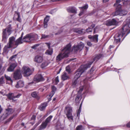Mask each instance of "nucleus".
I'll return each mask as SVG.
<instances>
[{"mask_svg":"<svg viewBox=\"0 0 130 130\" xmlns=\"http://www.w3.org/2000/svg\"><path fill=\"white\" fill-rule=\"evenodd\" d=\"M81 108L80 106H79V108L77 111V118H78V119H79V115L80 114V113L81 111Z\"/></svg>","mask_w":130,"mask_h":130,"instance_id":"f704fd0d","label":"nucleus"},{"mask_svg":"<svg viewBox=\"0 0 130 130\" xmlns=\"http://www.w3.org/2000/svg\"><path fill=\"white\" fill-rule=\"evenodd\" d=\"M16 56H17V55H14L12 56L10 58V59L11 60L13 58L15 57H16Z\"/></svg>","mask_w":130,"mask_h":130,"instance_id":"bf43d9fd","label":"nucleus"},{"mask_svg":"<svg viewBox=\"0 0 130 130\" xmlns=\"http://www.w3.org/2000/svg\"><path fill=\"white\" fill-rule=\"evenodd\" d=\"M55 81L56 84H57L59 82V80L58 79V76H57L55 79Z\"/></svg>","mask_w":130,"mask_h":130,"instance_id":"8fccbe9b","label":"nucleus"},{"mask_svg":"<svg viewBox=\"0 0 130 130\" xmlns=\"http://www.w3.org/2000/svg\"><path fill=\"white\" fill-rule=\"evenodd\" d=\"M47 106V103L45 102L42 104L39 107V109L41 111L44 110Z\"/></svg>","mask_w":130,"mask_h":130,"instance_id":"4be33fe9","label":"nucleus"},{"mask_svg":"<svg viewBox=\"0 0 130 130\" xmlns=\"http://www.w3.org/2000/svg\"><path fill=\"white\" fill-rule=\"evenodd\" d=\"M74 80L72 83V85L74 86H75L77 84V79H76V78L74 79Z\"/></svg>","mask_w":130,"mask_h":130,"instance_id":"79ce46f5","label":"nucleus"},{"mask_svg":"<svg viewBox=\"0 0 130 130\" xmlns=\"http://www.w3.org/2000/svg\"><path fill=\"white\" fill-rule=\"evenodd\" d=\"M5 77L6 80L10 81L11 83L13 81L10 77L8 76L5 75Z\"/></svg>","mask_w":130,"mask_h":130,"instance_id":"58836bf2","label":"nucleus"},{"mask_svg":"<svg viewBox=\"0 0 130 130\" xmlns=\"http://www.w3.org/2000/svg\"><path fill=\"white\" fill-rule=\"evenodd\" d=\"M122 9H118L115 12L112 13V15L113 16H117L118 15H120V13H121Z\"/></svg>","mask_w":130,"mask_h":130,"instance_id":"b1692460","label":"nucleus"},{"mask_svg":"<svg viewBox=\"0 0 130 130\" xmlns=\"http://www.w3.org/2000/svg\"><path fill=\"white\" fill-rule=\"evenodd\" d=\"M67 117V118L69 120H73V116H72V114H70V115H66Z\"/></svg>","mask_w":130,"mask_h":130,"instance_id":"e433bc0d","label":"nucleus"},{"mask_svg":"<svg viewBox=\"0 0 130 130\" xmlns=\"http://www.w3.org/2000/svg\"><path fill=\"white\" fill-rule=\"evenodd\" d=\"M83 29L79 30L78 29L74 28V31L77 33L80 34H82L83 33Z\"/></svg>","mask_w":130,"mask_h":130,"instance_id":"c85d7f7f","label":"nucleus"},{"mask_svg":"<svg viewBox=\"0 0 130 130\" xmlns=\"http://www.w3.org/2000/svg\"><path fill=\"white\" fill-rule=\"evenodd\" d=\"M82 11H81L80 13L79 14V15L80 16L82 15L83 14H84V12L85 11V10H82Z\"/></svg>","mask_w":130,"mask_h":130,"instance_id":"603ef678","label":"nucleus"},{"mask_svg":"<svg viewBox=\"0 0 130 130\" xmlns=\"http://www.w3.org/2000/svg\"><path fill=\"white\" fill-rule=\"evenodd\" d=\"M100 130H108V129L106 128H101Z\"/></svg>","mask_w":130,"mask_h":130,"instance_id":"e2e57ef3","label":"nucleus"},{"mask_svg":"<svg viewBox=\"0 0 130 130\" xmlns=\"http://www.w3.org/2000/svg\"><path fill=\"white\" fill-rule=\"evenodd\" d=\"M88 5L87 4H86L84 6L82 7H79V8L81 9L82 10H86L88 8Z\"/></svg>","mask_w":130,"mask_h":130,"instance_id":"c9c22d12","label":"nucleus"},{"mask_svg":"<svg viewBox=\"0 0 130 130\" xmlns=\"http://www.w3.org/2000/svg\"><path fill=\"white\" fill-rule=\"evenodd\" d=\"M86 44L87 45L89 46L90 47L92 45V44L89 41H87L86 42Z\"/></svg>","mask_w":130,"mask_h":130,"instance_id":"3c124183","label":"nucleus"},{"mask_svg":"<svg viewBox=\"0 0 130 130\" xmlns=\"http://www.w3.org/2000/svg\"><path fill=\"white\" fill-rule=\"evenodd\" d=\"M127 13V12L126 11L122 10L121 13L120 14L121 16H123L126 15Z\"/></svg>","mask_w":130,"mask_h":130,"instance_id":"4c0bfd02","label":"nucleus"},{"mask_svg":"<svg viewBox=\"0 0 130 130\" xmlns=\"http://www.w3.org/2000/svg\"><path fill=\"white\" fill-rule=\"evenodd\" d=\"M71 45L70 43L67 44L63 49L62 53L59 54L56 57V61L58 62L65 57H68V55L71 50Z\"/></svg>","mask_w":130,"mask_h":130,"instance_id":"f03ea898","label":"nucleus"},{"mask_svg":"<svg viewBox=\"0 0 130 130\" xmlns=\"http://www.w3.org/2000/svg\"><path fill=\"white\" fill-rule=\"evenodd\" d=\"M15 38L14 37H12L9 39V41L7 45L5 46L4 48V50L6 51L8 48H10L12 47L15 48L16 41Z\"/></svg>","mask_w":130,"mask_h":130,"instance_id":"20e7f679","label":"nucleus"},{"mask_svg":"<svg viewBox=\"0 0 130 130\" xmlns=\"http://www.w3.org/2000/svg\"><path fill=\"white\" fill-rule=\"evenodd\" d=\"M53 50L51 48L47 50L46 51L45 54L46 55H51L53 53Z\"/></svg>","mask_w":130,"mask_h":130,"instance_id":"7c9ffc66","label":"nucleus"},{"mask_svg":"<svg viewBox=\"0 0 130 130\" xmlns=\"http://www.w3.org/2000/svg\"><path fill=\"white\" fill-rule=\"evenodd\" d=\"M121 4H119L118 5L117 8V10L118 9H121Z\"/></svg>","mask_w":130,"mask_h":130,"instance_id":"6e6d98bb","label":"nucleus"},{"mask_svg":"<svg viewBox=\"0 0 130 130\" xmlns=\"http://www.w3.org/2000/svg\"><path fill=\"white\" fill-rule=\"evenodd\" d=\"M52 91L51 94L49 95L50 96L52 97L55 93V91L56 90V88L54 86H52Z\"/></svg>","mask_w":130,"mask_h":130,"instance_id":"c756f323","label":"nucleus"},{"mask_svg":"<svg viewBox=\"0 0 130 130\" xmlns=\"http://www.w3.org/2000/svg\"><path fill=\"white\" fill-rule=\"evenodd\" d=\"M22 37H20L16 41V46L17 47L19 44H21L22 43Z\"/></svg>","mask_w":130,"mask_h":130,"instance_id":"bb28decb","label":"nucleus"},{"mask_svg":"<svg viewBox=\"0 0 130 130\" xmlns=\"http://www.w3.org/2000/svg\"><path fill=\"white\" fill-rule=\"evenodd\" d=\"M3 77H1V84H3L4 83V82L3 80Z\"/></svg>","mask_w":130,"mask_h":130,"instance_id":"13d9d810","label":"nucleus"},{"mask_svg":"<svg viewBox=\"0 0 130 130\" xmlns=\"http://www.w3.org/2000/svg\"><path fill=\"white\" fill-rule=\"evenodd\" d=\"M1 93L3 95H4L6 94V91H4L3 92L2 91H1Z\"/></svg>","mask_w":130,"mask_h":130,"instance_id":"680f3d73","label":"nucleus"},{"mask_svg":"<svg viewBox=\"0 0 130 130\" xmlns=\"http://www.w3.org/2000/svg\"><path fill=\"white\" fill-rule=\"evenodd\" d=\"M82 11H81L80 13L79 14V15L80 16L82 15L83 14H84V12L85 11V10H82Z\"/></svg>","mask_w":130,"mask_h":130,"instance_id":"864d4df0","label":"nucleus"},{"mask_svg":"<svg viewBox=\"0 0 130 130\" xmlns=\"http://www.w3.org/2000/svg\"><path fill=\"white\" fill-rule=\"evenodd\" d=\"M22 77L20 70H17L13 73V77L15 80L20 79Z\"/></svg>","mask_w":130,"mask_h":130,"instance_id":"9b49d317","label":"nucleus"},{"mask_svg":"<svg viewBox=\"0 0 130 130\" xmlns=\"http://www.w3.org/2000/svg\"><path fill=\"white\" fill-rule=\"evenodd\" d=\"M130 32V28L126 23H124L122 28L114 36V43L118 44L120 42L121 39L124 37L123 40Z\"/></svg>","mask_w":130,"mask_h":130,"instance_id":"f257e3e1","label":"nucleus"},{"mask_svg":"<svg viewBox=\"0 0 130 130\" xmlns=\"http://www.w3.org/2000/svg\"><path fill=\"white\" fill-rule=\"evenodd\" d=\"M47 124L45 122H43L40 126V129L38 130H41L42 129L45 128L47 126Z\"/></svg>","mask_w":130,"mask_h":130,"instance_id":"a878e982","label":"nucleus"},{"mask_svg":"<svg viewBox=\"0 0 130 130\" xmlns=\"http://www.w3.org/2000/svg\"><path fill=\"white\" fill-rule=\"evenodd\" d=\"M65 112L66 113V115L72 114V108L71 107L69 106H66L64 110Z\"/></svg>","mask_w":130,"mask_h":130,"instance_id":"4468645a","label":"nucleus"},{"mask_svg":"<svg viewBox=\"0 0 130 130\" xmlns=\"http://www.w3.org/2000/svg\"><path fill=\"white\" fill-rule=\"evenodd\" d=\"M13 19L20 22H21V20L20 17V13L17 11L15 12V14L13 17Z\"/></svg>","mask_w":130,"mask_h":130,"instance_id":"dca6fc26","label":"nucleus"},{"mask_svg":"<svg viewBox=\"0 0 130 130\" xmlns=\"http://www.w3.org/2000/svg\"><path fill=\"white\" fill-rule=\"evenodd\" d=\"M22 72L24 76H28L32 73V71L28 67L26 66H23L22 67Z\"/></svg>","mask_w":130,"mask_h":130,"instance_id":"0eeeda50","label":"nucleus"},{"mask_svg":"<svg viewBox=\"0 0 130 130\" xmlns=\"http://www.w3.org/2000/svg\"><path fill=\"white\" fill-rule=\"evenodd\" d=\"M45 44H46L47 46L48 47V49L51 48L50 45V44L49 43H46Z\"/></svg>","mask_w":130,"mask_h":130,"instance_id":"4d7b16f0","label":"nucleus"},{"mask_svg":"<svg viewBox=\"0 0 130 130\" xmlns=\"http://www.w3.org/2000/svg\"><path fill=\"white\" fill-rule=\"evenodd\" d=\"M88 88V87H87L85 85L83 87H80V91H82L83 89H85L87 90Z\"/></svg>","mask_w":130,"mask_h":130,"instance_id":"a19ab883","label":"nucleus"},{"mask_svg":"<svg viewBox=\"0 0 130 130\" xmlns=\"http://www.w3.org/2000/svg\"><path fill=\"white\" fill-rule=\"evenodd\" d=\"M5 112L8 115V116L9 115L11 114L13 112V109L11 108H8L6 109V111Z\"/></svg>","mask_w":130,"mask_h":130,"instance_id":"cd10ccee","label":"nucleus"},{"mask_svg":"<svg viewBox=\"0 0 130 130\" xmlns=\"http://www.w3.org/2000/svg\"><path fill=\"white\" fill-rule=\"evenodd\" d=\"M68 11L70 13H76L77 9L74 7H70L67 9Z\"/></svg>","mask_w":130,"mask_h":130,"instance_id":"a211bd4d","label":"nucleus"},{"mask_svg":"<svg viewBox=\"0 0 130 130\" xmlns=\"http://www.w3.org/2000/svg\"><path fill=\"white\" fill-rule=\"evenodd\" d=\"M49 20V17L46 16L44 19V27L45 28H46L47 26V22Z\"/></svg>","mask_w":130,"mask_h":130,"instance_id":"412c9836","label":"nucleus"},{"mask_svg":"<svg viewBox=\"0 0 130 130\" xmlns=\"http://www.w3.org/2000/svg\"><path fill=\"white\" fill-rule=\"evenodd\" d=\"M40 45V44H35L33 46H32L31 47V48L33 49H35L37 48V47L38 46Z\"/></svg>","mask_w":130,"mask_h":130,"instance_id":"a18cd8bd","label":"nucleus"},{"mask_svg":"<svg viewBox=\"0 0 130 130\" xmlns=\"http://www.w3.org/2000/svg\"><path fill=\"white\" fill-rule=\"evenodd\" d=\"M36 116H35L34 115H33L31 117V120H35V119Z\"/></svg>","mask_w":130,"mask_h":130,"instance_id":"052dcab7","label":"nucleus"},{"mask_svg":"<svg viewBox=\"0 0 130 130\" xmlns=\"http://www.w3.org/2000/svg\"><path fill=\"white\" fill-rule=\"evenodd\" d=\"M76 130H82V125H78L76 128Z\"/></svg>","mask_w":130,"mask_h":130,"instance_id":"37998d69","label":"nucleus"},{"mask_svg":"<svg viewBox=\"0 0 130 130\" xmlns=\"http://www.w3.org/2000/svg\"><path fill=\"white\" fill-rule=\"evenodd\" d=\"M61 79L63 81L70 79L69 75L65 72L63 73L61 76Z\"/></svg>","mask_w":130,"mask_h":130,"instance_id":"6ab92c4d","label":"nucleus"},{"mask_svg":"<svg viewBox=\"0 0 130 130\" xmlns=\"http://www.w3.org/2000/svg\"><path fill=\"white\" fill-rule=\"evenodd\" d=\"M118 21L114 19L111 20H108L106 21L105 23V24L107 26L116 25L118 24Z\"/></svg>","mask_w":130,"mask_h":130,"instance_id":"1a4fd4ad","label":"nucleus"},{"mask_svg":"<svg viewBox=\"0 0 130 130\" xmlns=\"http://www.w3.org/2000/svg\"><path fill=\"white\" fill-rule=\"evenodd\" d=\"M95 69V67L93 66L92 67L90 70V72H89V73L90 74L91 73H92L94 70Z\"/></svg>","mask_w":130,"mask_h":130,"instance_id":"09e8293b","label":"nucleus"},{"mask_svg":"<svg viewBox=\"0 0 130 130\" xmlns=\"http://www.w3.org/2000/svg\"><path fill=\"white\" fill-rule=\"evenodd\" d=\"M121 0H117L116 1V3L114 4V6H115L118 5V4L120 2Z\"/></svg>","mask_w":130,"mask_h":130,"instance_id":"5fc2aeb1","label":"nucleus"},{"mask_svg":"<svg viewBox=\"0 0 130 130\" xmlns=\"http://www.w3.org/2000/svg\"><path fill=\"white\" fill-rule=\"evenodd\" d=\"M43 59L42 57L39 55H37L35 56L34 59V61L38 63H41L43 61Z\"/></svg>","mask_w":130,"mask_h":130,"instance_id":"2eb2a0df","label":"nucleus"},{"mask_svg":"<svg viewBox=\"0 0 130 130\" xmlns=\"http://www.w3.org/2000/svg\"><path fill=\"white\" fill-rule=\"evenodd\" d=\"M88 67L87 65L81 66L76 72L74 79H78L85 70L88 68Z\"/></svg>","mask_w":130,"mask_h":130,"instance_id":"39448f33","label":"nucleus"},{"mask_svg":"<svg viewBox=\"0 0 130 130\" xmlns=\"http://www.w3.org/2000/svg\"><path fill=\"white\" fill-rule=\"evenodd\" d=\"M17 65V64L16 63L12 64L7 69V71L9 72L13 71Z\"/></svg>","mask_w":130,"mask_h":130,"instance_id":"f3484780","label":"nucleus"},{"mask_svg":"<svg viewBox=\"0 0 130 130\" xmlns=\"http://www.w3.org/2000/svg\"><path fill=\"white\" fill-rule=\"evenodd\" d=\"M31 95L32 97L35 98L38 100L40 99L39 97L37 95V93L36 91H34L31 93Z\"/></svg>","mask_w":130,"mask_h":130,"instance_id":"393cba45","label":"nucleus"},{"mask_svg":"<svg viewBox=\"0 0 130 130\" xmlns=\"http://www.w3.org/2000/svg\"><path fill=\"white\" fill-rule=\"evenodd\" d=\"M85 50L86 52H87L89 50V47H87L86 46L85 47Z\"/></svg>","mask_w":130,"mask_h":130,"instance_id":"0e129e2a","label":"nucleus"},{"mask_svg":"<svg viewBox=\"0 0 130 130\" xmlns=\"http://www.w3.org/2000/svg\"><path fill=\"white\" fill-rule=\"evenodd\" d=\"M92 28L89 27L88 29H86V31L88 32H89L92 31Z\"/></svg>","mask_w":130,"mask_h":130,"instance_id":"49530a36","label":"nucleus"},{"mask_svg":"<svg viewBox=\"0 0 130 130\" xmlns=\"http://www.w3.org/2000/svg\"><path fill=\"white\" fill-rule=\"evenodd\" d=\"M24 82L22 80H19L17 82L15 85V87L17 88H21L23 87L24 85Z\"/></svg>","mask_w":130,"mask_h":130,"instance_id":"aec40b11","label":"nucleus"},{"mask_svg":"<svg viewBox=\"0 0 130 130\" xmlns=\"http://www.w3.org/2000/svg\"><path fill=\"white\" fill-rule=\"evenodd\" d=\"M13 117H12L10 118L8 120V121H10L13 118Z\"/></svg>","mask_w":130,"mask_h":130,"instance_id":"338daca9","label":"nucleus"},{"mask_svg":"<svg viewBox=\"0 0 130 130\" xmlns=\"http://www.w3.org/2000/svg\"><path fill=\"white\" fill-rule=\"evenodd\" d=\"M49 35H45L42 34L41 39H45L49 37Z\"/></svg>","mask_w":130,"mask_h":130,"instance_id":"c03bdc74","label":"nucleus"},{"mask_svg":"<svg viewBox=\"0 0 130 130\" xmlns=\"http://www.w3.org/2000/svg\"><path fill=\"white\" fill-rule=\"evenodd\" d=\"M48 64L47 62L46 61H44L41 64V67L42 68H43L47 66Z\"/></svg>","mask_w":130,"mask_h":130,"instance_id":"2f4dec72","label":"nucleus"},{"mask_svg":"<svg viewBox=\"0 0 130 130\" xmlns=\"http://www.w3.org/2000/svg\"><path fill=\"white\" fill-rule=\"evenodd\" d=\"M52 117V116H50L46 119L45 122L47 124H48V123L50 122Z\"/></svg>","mask_w":130,"mask_h":130,"instance_id":"72a5a7b5","label":"nucleus"},{"mask_svg":"<svg viewBox=\"0 0 130 130\" xmlns=\"http://www.w3.org/2000/svg\"><path fill=\"white\" fill-rule=\"evenodd\" d=\"M37 126L35 125L31 129V130H34L35 129L36 127Z\"/></svg>","mask_w":130,"mask_h":130,"instance_id":"774afa93","label":"nucleus"},{"mask_svg":"<svg viewBox=\"0 0 130 130\" xmlns=\"http://www.w3.org/2000/svg\"><path fill=\"white\" fill-rule=\"evenodd\" d=\"M8 115L5 112L2 115L1 117V119L2 120H3L4 119H6L7 117L8 116Z\"/></svg>","mask_w":130,"mask_h":130,"instance_id":"473e14b6","label":"nucleus"},{"mask_svg":"<svg viewBox=\"0 0 130 130\" xmlns=\"http://www.w3.org/2000/svg\"><path fill=\"white\" fill-rule=\"evenodd\" d=\"M98 35H95L93 36H91L90 37H89V38L90 39H92L93 41L95 42H97L98 40Z\"/></svg>","mask_w":130,"mask_h":130,"instance_id":"5701e85b","label":"nucleus"},{"mask_svg":"<svg viewBox=\"0 0 130 130\" xmlns=\"http://www.w3.org/2000/svg\"><path fill=\"white\" fill-rule=\"evenodd\" d=\"M44 80V78L41 74H37L34 77V81L38 82L40 81H43Z\"/></svg>","mask_w":130,"mask_h":130,"instance_id":"f8f14e48","label":"nucleus"},{"mask_svg":"<svg viewBox=\"0 0 130 130\" xmlns=\"http://www.w3.org/2000/svg\"><path fill=\"white\" fill-rule=\"evenodd\" d=\"M37 35L29 34L26 35L23 38L22 41L25 42H29L33 41L35 39L36 36H37Z\"/></svg>","mask_w":130,"mask_h":130,"instance_id":"423d86ee","label":"nucleus"},{"mask_svg":"<svg viewBox=\"0 0 130 130\" xmlns=\"http://www.w3.org/2000/svg\"><path fill=\"white\" fill-rule=\"evenodd\" d=\"M66 70L69 73L70 72V70L69 66H67L66 68Z\"/></svg>","mask_w":130,"mask_h":130,"instance_id":"de8ad7c7","label":"nucleus"},{"mask_svg":"<svg viewBox=\"0 0 130 130\" xmlns=\"http://www.w3.org/2000/svg\"><path fill=\"white\" fill-rule=\"evenodd\" d=\"M21 94L20 93L18 94L17 95H15L13 93H9L8 96V98L10 100H14V99L15 98H19Z\"/></svg>","mask_w":130,"mask_h":130,"instance_id":"ddd939ff","label":"nucleus"},{"mask_svg":"<svg viewBox=\"0 0 130 130\" xmlns=\"http://www.w3.org/2000/svg\"><path fill=\"white\" fill-rule=\"evenodd\" d=\"M82 98L81 95L80 94H78L76 96L75 100L76 101H78L80 99H81Z\"/></svg>","mask_w":130,"mask_h":130,"instance_id":"ea45409f","label":"nucleus"},{"mask_svg":"<svg viewBox=\"0 0 130 130\" xmlns=\"http://www.w3.org/2000/svg\"><path fill=\"white\" fill-rule=\"evenodd\" d=\"M84 44L82 42H80L77 45H75L74 46L73 50L75 53L77 52L78 51H81L84 47Z\"/></svg>","mask_w":130,"mask_h":130,"instance_id":"6e6552de","label":"nucleus"},{"mask_svg":"<svg viewBox=\"0 0 130 130\" xmlns=\"http://www.w3.org/2000/svg\"><path fill=\"white\" fill-rule=\"evenodd\" d=\"M103 57V55L102 54H101L97 55H96L95 57H93V58L92 61L89 63L87 65L88 66L87 68L90 67L91 65L94 61H96L100 59L101 58Z\"/></svg>","mask_w":130,"mask_h":130,"instance_id":"9d476101","label":"nucleus"},{"mask_svg":"<svg viewBox=\"0 0 130 130\" xmlns=\"http://www.w3.org/2000/svg\"><path fill=\"white\" fill-rule=\"evenodd\" d=\"M12 27L10 24L8 25L5 29L3 30L2 41L5 43L6 42L8 36L12 32Z\"/></svg>","mask_w":130,"mask_h":130,"instance_id":"7ed1b4c3","label":"nucleus"},{"mask_svg":"<svg viewBox=\"0 0 130 130\" xmlns=\"http://www.w3.org/2000/svg\"><path fill=\"white\" fill-rule=\"evenodd\" d=\"M126 126L128 127H130V122L127 124Z\"/></svg>","mask_w":130,"mask_h":130,"instance_id":"69168bd1","label":"nucleus"}]
</instances>
